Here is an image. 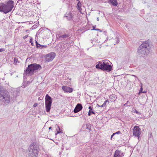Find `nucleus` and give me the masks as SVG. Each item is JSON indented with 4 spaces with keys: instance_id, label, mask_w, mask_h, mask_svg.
<instances>
[{
    "instance_id": "f257e3e1",
    "label": "nucleus",
    "mask_w": 157,
    "mask_h": 157,
    "mask_svg": "<svg viewBox=\"0 0 157 157\" xmlns=\"http://www.w3.org/2000/svg\"><path fill=\"white\" fill-rule=\"evenodd\" d=\"M150 49L151 47L148 42L145 41L143 42L138 48L137 54L140 57L144 58L148 54Z\"/></svg>"
},
{
    "instance_id": "f03ea898",
    "label": "nucleus",
    "mask_w": 157,
    "mask_h": 157,
    "mask_svg": "<svg viewBox=\"0 0 157 157\" xmlns=\"http://www.w3.org/2000/svg\"><path fill=\"white\" fill-rule=\"evenodd\" d=\"M10 100L9 93L3 87L0 86V103L3 105H6L9 103Z\"/></svg>"
},
{
    "instance_id": "7ed1b4c3",
    "label": "nucleus",
    "mask_w": 157,
    "mask_h": 157,
    "mask_svg": "<svg viewBox=\"0 0 157 157\" xmlns=\"http://www.w3.org/2000/svg\"><path fill=\"white\" fill-rule=\"evenodd\" d=\"M14 2L12 0H9L0 5V12L6 14L10 12L14 6Z\"/></svg>"
},
{
    "instance_id": "20e7f679",
    "label": "nucleus",
    "mask_w": 157,
    "mask_h": 157,
    "mask_svg": "<svg viewBox=\"0 0 157 157\" xmlns=\"http://www.w3.org/2000/svg\"><path fill=\"white\" fill-rule=\"evenodd\" d=\"M96 65V68L98 69H101L103 71H105L109 72L112 70V66L110 65L109 61L105 60L103 61H99Z\"/></svg>"
},
{
    "instance_id": "39448f33",
    "label": "nucleus",
    "mask_w": 157,
    "mask_h": 157,
    "mask_svg": "<svg viewBox=\"0 0 157 157\" xmlns=\"http://www.w3.org/2000/svg\"><path fill=\"white\" fill-rule=\"evenodd\" d=\"M42 68L40 64L36 63L29 65L27 68L25 70V75L29 74L32 75L34 73L36 72L39 70H40Z\"/></svg>"
},
{
    "instance_id": "423d86ee",
    "label": "nucleus",
    "mask_w": 157,
    "mask_h": 157,
    "mask_svg": "<svg viewBox=\"0 0 157 157\" xmlns=\"http://www.w3.org/2000/svg\"><path fill=\"white\" fill-rule=\"evenodd\" d=\"M28 157H37L39 148L38 146L34 143L32 144L29 147Z\"/></svg>"
},
{
    "instance_id": "0eeeda50",
    "label": "nucleus",
    "mask_w": 157,
    "mask_h": 157,
    "mask_svg": "<svg viewBox=\"0 0 157 157\" xmlns=\"http://www.w3.org/2000/svg\"><path fill=\"white\" fill-rule=\"evenodd\" d=\"M52 103V98L48 94H47L45 97V107L46 112L50 111Z\"/></svg>"
},
{
    "instance_id": "6e6552de",
    "label": "nucleus",
    "mask_w": 157,
    "mask_h": 157,
    "mask_svg": "<svg viewBox=\"0 0 157 157\" xmlns=\"http://www.w3.org/2000/svg\"><path fill=\"white\" fill-rule=\"evenodd\" d=\"M56 56V53L54 52H52L47 54L45 57V62H48L51 61L55 58Z\"/></svg>"
},
{
    "instance_id": "1a4fd4ad",
    "label": "nucleus",
    "mask_w": 157,
    "mask_h": 157,
    "mask_svg": "<svg viewBox=\"0 0 157 157\" xmlns=\"http://www.w3.org/2000/svg\"><path fill=\"white\" fill-rule=\"evenodd\" d=\"M140 130V129L139 126H135L133 131V135L139 137V136L141 134Z\"/></svg>"
},
{
    "instance_id": "9d476101",
    "label": "nucleus",
    "mask_w": 157,
    "mask_h": 157,
    "mask_svg": "<svg viewBox=\"0 0 157 157\" xmlns=\"http://www.w3.org/2000/svg\"><path fill=\"white\" fill-rule=\"evenodd\" d=\"M124 155V153L121 150H117L114 153L113 157H122Z\"/></svg>"
},
{
    "instance_id": "9b49d317",
    "label": "nucleus",
    "mask_w": 157,
    "mask_h": 157,
    "mask_svg": "<svg viewBox=\"0 0 157 157\" xmlns=\"http://www.w3.org/2000/svg\"><path fill=\"white\" fill-rule=\"evenodd\" d=\"M62 89L64 91L69 93L72 92L73 90V88L67 86H63L62 87Z\"/></svg>"
},
{
    "instance_id": "f8f14e48",
    "label": "nucleus",
    "mask_w": 157,
    "mask_h": 157,
    "mask_svg": "<svg viewBox=\"0 0 157 157\" xmlns=\"http://www.w3.org/2000/svg\"><path fill=\"white\" fill-rule=\"evenodd\" d=\"M82 109V107L81 104L78 103L76 105L75 107L74 110V112L75 113H77L80 110H81Z\"/></svg>"
},
{
    "instance_id": "ddd939ff",
    "label": "nucleus",
    "mask_w": 157,
    "mask_h": 157,
    "mask_svg": "<svg viewBox=\"0 0 157 157\" xmlns=\"http://www.w3.org/2000/svg\"><path fill=\"white\" fill-rule=\"evenodd\" d=\"M65 16L67 17V19L69 21L73 19V15L71 12L66 13L65 15Z\"/></svg>"
},
{
    "instance_id": "4468645a",
    "label": "nucleus",
    "mask_w": 157,
    "mask_h": 157,
    "mask_svg": "<svg viewBox=\"0 0 157 157\" xmlns=\"http://www.w3.org/2000/svg\"><path fill=\"white\" fill-rule=\"evenodd\" d=\"M71 36V35L69 33L65 34L64 35H60L59 36V38L61 40H62L63 39L67 38Z\"/></svg>"
},
{
    "instance_id": "2eb2a0df",
    "label": "nucleus",
    "mask_w": 157,
    "mask_h": 157,
    "mask_svg": "<svg viewBox=\"0 0 157 157\" xmlns=\"http://www.w3.org/2000/svg\"><path fill=\"white\" fill-rule=\"evenodd\" d=\"M45 29H47L48 30H49V29L48 28H40L39 30L37 32V34H38V35H39V34H42L43 33V34H44L45 32Z\"/></svg>"
},
{
    "instance_id": "dca6fc26",
    "label": "nucleus",
    "mask_w": 157,
    "mask_h": 157,
    "mask_svg": "<svg viewBox=\"0 0 157 157\" xmlns=\"http://www.w3.org/2000/svg\"><path fill=\"white\" fill-rule=\"evenodd\" d=\"M77 1H78V2L77 5L76 7L77 8V9L81 13V11L82 10L81 8L82 6V4L78 0H77Z\"/></svg>"
},
{
    "instance_id": "f3484780",
    "label": "nucleus",
    "mask_w": 157,
    "mask_h": 157,
    "mask_svg": "<svg viewBox=\"0 0 157 157\" xmlns=\"http://www.w3.org/2000/svg\"><path fill=\"white\" fill-rule=\"evenodd\" d=\"M109 2L114 6H116L117 5V0H109Z\"/></svg>"
},
{
    "instance_id": "a211bd4d",
    "label": "nucleus",
    "mask_w": 157,
    "mask_h": 157,
    "mask_svg": "<svg viewBox=\"0 0 157 157\" xmlns=\"http://www.w3.org/2000/svg\"><path fill=\"white\" fill-rule=\"evenodd\" d=\"M35 42L36 47L37 48H39L40 49V48H41V46H42V45L39 44L36 40Z\"/></svg>"
},
{
    "instance_id": "6ab92c4d",
    "label": "nucleus",
    "mask_w": 157,
    "mask_h": 157,
    "mask_svg": "<svg viewBox=\"0 0 157 157\" xmlns=\"http://www.w3.org/2000/svg\"><path fill=\"white\" fill-rule=\"evenodd\" d=\"M86 128L89 130L91 131V124H90L89 123L87 124H86Z\"/></svg>"
},
{
    "instance_id": "aec40b11",
    "label": "nucleus",
    "mask_w": 157,
    "mask_h": 157,
    "mask_svg": "<svg viewBox=\"0 0 157 157\" xmlns=\"http://www.w3.org/2000/svg\"><path fill=\"white\" fill-rule=\"evenodd\" d=\"M115 39V40L116 42V44H114V45H115L116 44H118L120 41L119 38L118 37H117V36H116V38Z\"/></svg>"
},
{
    "instance_id": "412c9836",
    "label": "nucleus",
    "mask_w": 157,
    "mask_h": 157,
    "mask_svg": "<svg viewBox=\"0 0 157 157\" xmlns=\"http://www.w3.org/2000/svg\"><path fill=\"white\" fill-rule=\"evenodd\" d=\"M91 113H92L94 114H95V112H94V111H93L92 109L91 111L89 110L88 113V115L89 116H90L91 115Z\"/></svg>"
},
{
    "instance_id": "4be33fe9",
    "label": "nucleus",
    "mask_w": 157,
    "mask_h": 157,
    "mask_svg": "<svg viewBox=\"0 0 157 157\" xmlns=\"http://www.w3.org/2000/svg\"><path fill=\"white\" fill-rule=\"evenodd\" d=\"M110 99L113 100L116 99V96L115 95H111L110 97Z\"/></svg>"
},
{
    "instance_id": "5701e85b",
    "label": "nucleus",
    "mask_w": 157,
    "mask_h": 157,
    "mask_svg": "<svg viewBox=\"0 0 157 157\" xmlns=\"http://www.w3.org/2000/svg\"><path fill=\"white\" fill-rule=\"evenodd\" d=\"M58 128H56V130L57 131V133H56V134L57 135L58 133H59L61 132V131H59L60 128L58 126H57Z\"/></svg>"
},
{
    "instance_id": "b1692460",
    "label": "nucleus",
    "mask_w": 157,
    "mask_h": 157,
    "mask_svg": "<svg viewBox=\"0 0 157 157\" xmlns=\"http://www.w3.org/2000/svg\"><path fill=\"white\" fill-rule=\"evenodd\" d=\"M109 102V101L107 100H106L103 103V104L101 105V107H103L105 106L106 104V102Z\"/></svg>"
},
{
    "instance_id": "393cba45",
    "label": "nucleus",
    "mask_w": 157,
    "mask_h": 157,
    "mask_svg": "<svg viewBox=\"0 0 157 157\" xmlns=\"http://www.w3.org/2000/svg\"><path fill=\"white\" fill-rule=\"evenodd\" d=\"M14 62L15 63H18V61L17 59H16V58H15L14 59Z\"/></svg>"
},
{
    "instance_id": "a878e982",
    "label": "nucleus",
    "mask_w": 157,
    "mask_h": 157,
    "mask_svg": "<svg viewBox=\"0 0 157 157\" xmlns=\"http://www.w3.org/2000/svg\"><path fill=\"white\" fill-rule=\"evenodd\" d=\"M29 42L31 43V44L32 45H33V40H32V38H30V40H29Z\"/></svg>"
},
{
    "instance_id": "bb28decb",
    "label": "nucleus",
    "mask_w": 157,
    "mask_h": 157,
    "mask_svg": "<svg viewBox=\"0 0 157 157\" xmlns=\"http://www.w3.org/2000/svg\"><path fill=\"white\" fill-rule=\"evenodd\" d=\"M92 30L99 31L100 32H102V31L100 29H93Z\"/></svg>"
},
{
    "instance_id": "cd10ccee",
    "label": "nucleus",
    "mask_w": 157,
    "mask_h": 157,
    "mask_svg": "<svg viewBox=\"0 0 157 157\" xmlns=\"http://www.w3.org/2000/svg\"><path fill=\"white\" fill-rule=\"evenodd\" d=\"M5 51V49L4 48H0V52H4Z\"/></svg>"
},
{
    "instance_id": "c85d7f7f",
    "label": "nucleus",
    "mask_w": 157,
    "mask_h": 157,
    "mask_svg": "<svg viewBox=\"0 0 157 157\" xmlns=\"http://www.w3.org/2000/svg\"><path fill=\"white\" fill-rule=\"evenodd\" d=\"M142 90H143V88H142V87H141V88H140V90H139V94H140V93H142V92H143Z\"/></svg>"
},
{
    "instance_id": "c756f323",
    "label": "nucleus",
    "mask_w": 157,
    "mask_h": 157,
    "mask_svg": "<svg viewBox=\"0 0 157 157\" xmlns=\"http://www.w3.org/2000/svg\"><path fill=\"white\" fill-rule=\"evenodd\" d=\"M47 47V46L46 45H42V46H41V48H40V49H42L44 48H46Z\"/></svg>"
},
{
    "instance_id": "7c9ffc66",
    "label": "nucleus",
    "mask_w": 157,
    "mask_h": 157,
    "mask_svg": "<svg viewBox=\"0 0 157 157\" xmlns=\"http://www.w3.org/2000/svg\"><path fill=\"white\" fill-rule=\"evenodd\" d=\"M134 113H136L139 114H140V113L137 111L136 109H135Z\"/></svg>"
},
{
    "instance_id": "2f4dec72",
    "label": "nucleus",
    "mask_w": 157,
    "mask_h": 157,
    "mask_svg": "<svg viewBox=\"0 0 157 157\" xmlns=\"http://www.w3.org/2000/svg\"><path fill=\"white\" fill-rule=\"evenodd\" d=\"M28 37V35H25L23 37V38L24 39H25L27 38Z\"/></svg>"
},
{
    "instance_id": "473e14b6",
    "label": "nucleus",
    "mask_w": 157,
    "mask_h": 157,
    "mask_svg": "<svg viewBox=\"0 0 157 157\" xmlns=\"http://www.w3.org/2000/svg\"><path fill=\"white\" fill-rule=\"evenodd\" d=\"M37 105H38L37 103H35L33 105V106L34 107H36L37 106Z\"/></svg>"
},
{
    "instance_id": "72a5a7b5",
    "label": "nucleus",
    "mask_w": 157,
    "mask_h": 157,
    "mask_svg": "<svg viewBox=\"0 0 157 157\" xmlns=\"http://www.w3.org/2000/svg\"><path fill=\"white\" fill-rule=\"evenodd\" d=\"M33 29H34L37 28V25H34L32 26Z\"/></svg>"
},
{
    "instance_id": "f704fd0d",
    "label": "nucleus",
    "mask_w": 157,
    "mask_h": 157,
    "mask_svg": "<svg viewBox=\"0 0 157 157\" xmlns=\"http://www.w3.org/2000/svg\"><path fill=\"white\" fill-rule=\"evenodd\" d=\"M89 110H91L92 109V107L91 106H90L89 107Z\"/></svg>"
},
{
    "instance_id": "c9c22d12",
    "label": "nucleus",
    "mask_w": 157,
    "mask_h": 157,
    "mask_svg": "<svg viewBox=\"0 0 157 157\" xmlns=\"http://www.w3.org/2000/svg\"><path fill=\"white\" fill-rule=\"evenodd\" d=\"M121 133V132L119 131H117V132H115L116 134H119Z\"/></svg>"
},
{
    "instance_id": "e433bc0d",
    "label": "nucleus",
    "mask_w": 157,
    "mask_h": 157,
    "mask_svg": "<svg viewBox=\"0 0 157 157\" xmlns=\"http://www.w3.org/2000/svg\"><path fill=\"white\" fill-rule=\"evenodd\" d=\"M128 101H127V102L126 103L124 104V106H128V105H127V104H128V103H128Z\"/></svg>"
},
{
    "instance_id": "4c0bfd02",
    "label": "nucleus",
    "mask_w": 157,
    "mask_h": 157,
    "mask_svg": "<svg viewBox=\"0 0 157 157\" xmlns=\"http://www.w3.org/2000/svg\"><path fill=\"white\" fill-rule=\"evenodd\" d=\"M97 106H98V107H101V106H100V105H98V104H97Z\"/></svg>"
},
{
    "instance_id": "58836bf2",
    "label": "nucleus",
    "mask_w": 157,
    "mask_h": 157,
    "mask_svg": "<svg viewBox=\"0 0 157 157\" xmlns=\"http://www.w3.org/2000/svg\"><path fill=\"white\" fill-rule=\"evenodd\" d=\"M132 75V76H134V77H136V78H137V76H136L135 75Z\"/></svg>"
},
{
    "instance_id": "ea45409f",
    "label": "nucleus",
    "mask_w": 157,
    "mask_h": 157,
    "mask_svg": "<svg viewBox=\"0 0 157 157\" xmlns=\"http://www.w3.org/2000/svg\"><path fill=\"white\" fill-rule=\"evenodd\" d=\"M113 135H112L111 137V140L112 138L113 137Z\"/></svg>"
},
{
    "instance_id": "a19ab883",
    "label": "nucleus",
    "mask_w": 157,
    "mask_h": 157,
    "mask_svg": "<svg viewBox=\"0 0 157 157\" xmlns=\"http://www.w3.org/2000/svg\"><path fill=\"white\" fill-rule=\"evenodd\" d=\"M97 21H98L99 20V17H97Z\"/></svg>"
},
{
    "instance_id": "79ce46f5",
    "label": "nucleus",
    "mask_w": 157,
    "mask_h": 157,
    "mask_svg": "<svg viewBox=\"0 0 157 157\" xmlns=\"http://www.w3.org/2000/svg\"><path fill=\"white\" fill-rule=\"evenodd\" d=\"M52 129V127H49V130H50V129Z\"/></svg>"
},
{
    "instance_id": "37998d69",
    "label": "nucleus",
    "mask_w": 157,
    "mask_h": 157,
    "mask_svg": "<svg viewBox=\"0 0 157 157\" xmlns=\"http://www.w3.org/2000/svg\"><path fill=\"white\" fill-rule=\"evenodd\" d=\"M116 134L115 133H113L112 135H113V136H114Z\"/></svg>"
},
{
    "instance_id": "c03bdc74",
    "label": "nucleus",
    "mask_w": 157,
    "mask_h": 157,
    "mask_svg": "<svg viewBox=\"0 0 157 157\" xmlns=\"http://www.w3.org/2000/svg\"><path fill=\"white\" fill-rule=\"evenodd\" d=\"M116 134L115 133H113L112 135H113V136H114Z\"/></svg>"
},
{
    "instance_id": "a18cd8bd",
    "label": "nucleus",
    "mask_w": 157,
    "mask_h": 157,
    "mask_svg": "<svg viewBox=\"0 0 157 157\" xmlns=\"http://www.w3.org/2000/svg\"><path fill=\"white\" fill-rule=\"evenodd\" d=\"M146 92V91H143L142 92V93H145Z\"/></svg>"
},
{
    "instance_id": "49530a36",
    "label": "nucleus",
    "mask_w": 157,
    "mask_h": 157,
    "mask_svg": "<svg viewBox=\"0 0 157 157\" xmlns=\"http://www.w3.org/2000/svg\"><path fill=\"white\" fill-rule=\"evenodd\" d=\"M95 26H93V29H95Z\"/></svg>"
},
{
    "instance_id": "de8ad7c7",
    "label": "nucleus",
    "mask_w": 157,
    "mask_h": 157,
    "mask_svg": "<svg viewBox=\"0 0 157 157\" xmlns=\"http://www.w3.org/2000/svg\"><path fill=\"white\" fill-rule=\"evenodd\" d=\"M156 157H157V156H156Z\"/></svg>"
}]
</instances>
